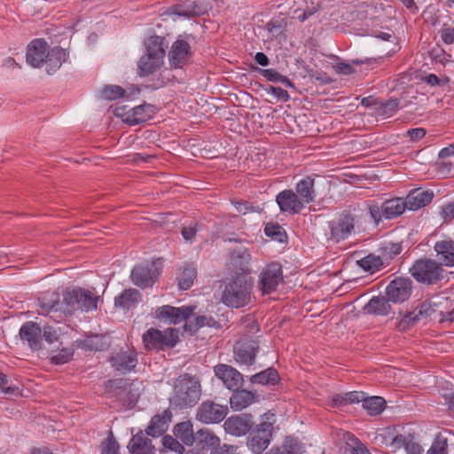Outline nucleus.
<instances>
[{"mask_svg": "<svg viewBox=\"0 0 454 454\" xmlns=\"http://www.w3.org/2000/svg\"><path fill=\"white\" fill-rule=\"evenodd\" d=\"M253 281L245 274H236L225 286L221 301L223 304L232 308H242L251 300Z\"/></svg>", "mask_w": 454, "mask_h": 454, "instance_id": "nucleus-1", "label": "nucleus"}, {"mask_svg": "<svg viewBox=\"0 0 454 454\" xmlns=\"http://www.w3.org/2000/svg\"><path fill=\"white\" fill-rule=\"evenodd\" d=\"M200 395L201 388L199 379L185 373L176 381L170 403L181 409L192 407L198 403Z\"/></svg>", "mask_w": 454, "mask_h": 454, "instance_id": "nucleus-2", "label": "nucleus"}, {"mask_svg": "<svg viewBox=\"0 0 454 454\" xmlns=\"http://www.w3.org/2000/svg\"><path fill=\"white\" fill-rule=\"evenodd\" d=\"M142 340L147 350H165L174 348L179 341L178 331L167 328L164 331L151 327L142 336Z\"/></svg>", "mask_w": 454, "mask_h": 454, "instance_id": "nucleus-3", "label": "nucleus"}, {"mask_svg": "<svg viewBox=\"0 0 454 454\" xmlns=\"http://www.w3.org/2000/svg\"><path fill=\"white\" fill-rule=\"evenodd\" d=\"M410 273L419 283L434 285L443 278L444 270L436 261L424 258L415 261Z\"/></svg>", "mask_w": 454, "mask_h": 454, "instance_id": "nucleus-4", "label": "nucleus"}, {"mask_svg": "<svg viewBox=\"0 0 454 454\" xmlns=\"http://www.w3.org/2000/svg\"><path fill=\"white\" fill-rule=\"evenodd\" d=\"M98 299V295L80 287L67 290L63 294V302L66 304V310L68 313L75 309L82 311L97 309Z\"/></svg>", "mask_w": 454, "mask_h": 454, "instance_id": "nucleus-5", "label": "nucleus"}, {"mask_svg": "<svg viewBox=\"0 0 454 454\" xmlns=\"http://www.w3.org/2000/svg\"><path fill=\"white\" fill-rule=\"evenodd\" d=\"M408 208L406 200L402 198L387 200L381 205L373 204L369 207V213L372 219L378 224L382 217L393 219L403 215Z\"/></svg>", "mask_w": 454, "mask_h": 454, "instance_id": "nucleus-6", "label": "nucleus"}, {"mask_svg": "<svg viewBox=\"0 0 454 454\" xmlns=\"http://www.w3.org/2000/svg\"><path fill=\"white\" fill-rule=\"evenodd\" d=\"M356 216L348 211L341 212L334 220L329 222V239L339 243L347 239L354 231Z\"/></svg>", "mask_w": 454, "mask_h": 454, "instance_id": "nucleus-7", "label": "nucleus"}, {"mask_svg": "<svg viewBox=\"0 0 454 454\" xmlns=\"http://www.w3.org/2000/svg\"><path fill=\"white\" fill-rule=\"evenodd\" d=\"M227 405H222L213 401L202 402L196 411V419L203 424H218L227 416Z\"/></svg>", "mask_w": 454, "mask_h": 454, "instance_id": "nucleus-8", "label": "nucleus"}, {"mask_svg": "<svg viewBox=\"0 0 454 454\" xmlns=\"http://www.w3.org/2000/svg\"><path fill=\"white\" fill-rule=\"evenodd\" d=\"M283 282L282 266L278 262L269 263L261 272L258 286L262 294H269L277 290Z\"/></svg>", "mask_w": 454, "mask_h": 454, "instance_id": "nucleus-9", "label": "nucleus"}, {"mask_svg": "<svg viewBox=\"0 0 454 454\" xmlns=\"http://www.w3.org/2000/svg\"><path fill=\"white\" fill-rule=\"evenodd\" d=\"M160 274V269L157 267L155 262L146 265H137L133 268L130 274L132 283L142 288L152 286Z\"/></svg>", "mask_w": 454, "mask_h": 454, "instance_id": "nucleus-10", "label": "nucleus"}, {"mask_svg": "<svg viewBox=\"0 0 454 454\" xmlns=\"http://www.w3.org/2000/svg\"><path fill=\"white\" fill-rule=\"evenodd\" d=\"M412 291V281L409 278H395L386 288L388 300L394 303H401L408 300Z\"/></svg>", "mask_w": 454, "mask_h": 454, "instance_id": "nucleus-11", "label": "nucleus"}, {"mask_svg": "<svg viewBox=\"0 0 454 454\" xmlns=\"http://www.w3.org/2000/svg\"><path fill=\"white\" fill-rule=\"evenodd\" d=\"M112 367L121 373L133 371L137 364V352L133 348L123 349L113 353L109 358Z\"/></svg>", "mask_w": 454, "mask_h": 454, "instance_id": "nucleus-12", "label": "nucleus"}, {"mask_svg": "<svg viewBox=\"0 0 454 454\" xmlns=\"http://www.w3.org/2000/svg\"><path fill=\"white\" fill-rule=\"evenodd\" d=\"M194 306H182L179 308L164 305L156 310V318L170 324H179L189 318L194 312Z\"/></svg>", "mask_w": 454, "mask_h": 454, "instance_id": "nucleus-13", "label": "nucleus"}, {"mask_svg": "<svg viewBox=\"0 0 454 454\" xmlns=\"http://www.w3.org/2000/svg\"><path fill=\"white\" fill-rule=\"evenodd\" d=\"M214 372L217 379H219L224 387L230 391L240 388L244 382L243 375L234 367L219 364L214 367Z\"/></svg>", "mask_w": 454, "mask_h": 454, "instance_id": "nucleus-14", "label": "nucleus"}, {"mask_svg": "<svg viewBox=\"0 0 454 454\" xmlns=\"http://www.w3.org/2000/svg\"><path fill=\"white\" fill-rule=\"evenodd\" d=\"M276 202L282 213L289 215L300 214L305 206L295 192L291 189L280 192L276 197Z\"/></svg>", "mask_w": 454, "mask_h": 454, "instance_id": "nucleus-15", "label": "nucleus"}, {"mask_svg": "<svg viewBox=\"0 0 454 454\" xmlns=\"http://www.w3.org/2000/svg\"><path fill=\"white\" fill-rule=\"evenodd\" d=\"M259 350L257 342L254 340H242L234 346L235 360L240 364L252 365Z\"/></svg>", "mask_w": 454, "mask_h": 454, "instance_id": "nucleus-16", "label": "nucleus"}, {"mask_svg": "<svg viewBox=\"0 0 454 454\" xmlns=\"http://www.w3.org/2000/svg\"><path fill=\"white\" fill-rule=\"evenodd\" d=\"M49 45L43 39H34L27 48L26 59L28 65L39 68L44 63Z\"/></svg>", "mask_w": 454, "mask_h": 454, "instance_id": "nucleus-17", "label": "nucleus"}, {"mask_svg": "<svg viewBox=\"0 0 454 454\" xmlns=\"http://www.w3.org/2000/svg\"><path fill=\"white\" fill-rule=\"evenodd\" d=\"M192 56L190 44L184 40H176L168 52L170 66L175 68H182Z\"/></svg>", "mask_w": 454, "mask_h": 454, "instance_id": "nucleus-18", "label": "nucleus"}, {"mask_svg": "<svg viewBox=\"0 0 454 454\" xmlns=\"http://www.w3.org/2000/svg\"><path fill=\"white\" fill-rule=\"evenodd\" d=\"M20 337L32 350L42 348V328L37 323L32 321L24 323L20 329Z\"/></svg>", "mask_w": 454, "mask_h": 454, "instance_id": "nucleus-19", "label": "nucleus"}, {"mask_svg": "<svg viewBox=\"0 0 454 454\" xmlns=\"http://www.w3.org/2000/svg\"><path fill=\"white\" fill-rule=\"evenodd\" d=\"M271 430L270 427H255L249 432L247 446L256 454L262 453L270 442Z\"/></svg>", "mask_w": 454, "mask_h": 454, "instance_id": "nucleus-20", "label": "nucleus"}, {"mask_svg": "<svg viewBox=\"0 0 454 454\" xmlns=\"http://www.w3.org/2000/svg\"><path fill=\"white\" fill-rule=\"evenodd\" d=\"M434 250L436 253V257L439 260L441 267H453L454 266V240L442 239L437 241L434 246Z\"/></svg>", "mask_w": 454, "mask_h": 454, "instance_id": "nucleus-21", "label": "nucleus"}, {"mask_svg": "<svg viewBox=\"0 0 454 454\" xmlns=\"http://www.w3.org/2000/svg\"><path fill=\"white\" fill-rule=\"evenodd\" d=\"M69 53L61 47L55 46L47 51L44 60L46 71L49 74H53L60 68L63 63L67 62Z\"/></svg>", "mask_w": 454, "mask_h": 454, "instance_id": "nucleus-22", "label": "nucleus"}, {"mask_svg": "<svg viewBox=\"0 0 454 454\" xmlns=\"http://www.w3.org/2000/svg\"><path fill=\"white\" fill-rule=\"evenodd\" d=\"M128 450L129 454H153L154 447L144 431L140 430L130 439Z\"/></svg>", "mask_w": 454, "mask_h": 454, "instance_id": "nucleus-23", "label": "nucleus"}, {"mask_svg": "<svg viewBox=\"0 0 454 454\" xmlns=\"http://www.w3.org/2000/svg\"><path fill=\"white\" fill-rule=\"evenodd\" d=\"M205 8L196 1H184L176 4L169 8L171 14H176L180 17L192 18L203 14Z\"/></svg>", "mask_w": 454, "mask_h": 454, "instance_id": "nucleus-24", "label": "nucleus"}, {"mask_svg": "<svg viewBox=\"0 0 454 454\" xmlns=\"http://www.w3.org/2000/svg\"><path fill=\"white\" fill-rule=\"evenodd\" d=\"M315 180L309 176L300 180L295 185V193L305 204L312 203L316 199Z\"/></svg>", "mask_w": 454, "mask_h": 454, "instance_id": "nucleus-25", "label": "nucleus"}, {"mask_svg": "<svg viewBox=\"0 0 454 454\" xmlns=\"http://www.w3.org/2000/svg\"><path fill=\"white\" fill-rule=\"evenodd\" d=\"M196 450L203 452V450H215L220 446V439L207 429L200 428L196 432Z\"/></svg>", "mask_w": 454, "mask_h": 454, "instance_id": "nucleus-26", "label": "nucleus"}, {"mask_svg": "<svg viewBox=\"0 0 454 454\" xmlns=\"http://www.w3.org/2000/svg\"><path fill=\"white\" fill-rule=\"evenodd\" d=\"M142 294L135 288L124 289L114 299V305L123 309L135 308L141 301Z\"/></svg>", "mask_w": 454, "mask_h": 454, "instance_id": "nucleus-27", "label": "nucleus"}, {"mask_svg": "<svg viewBox=\"0 0 454 454\" xmlns=\"http://www.w3.org/2000/svg\"><path fill=\"white\" fill-rule=\"evenodd\" d=\"M434 198V193L429 191L415 189L410 192L405 200L410 210H417L429 204Z\"/></svg>", "mask_w": 454, "mask_h": 454, "instance_id": "nucleus-28", "label": "nucleus"}, {"mask_svg": "<svg viewBox=\"0 0 454 454\" xmlns=\"http://www.w3.org/2000/svg\"><path fill=\"white\" fill-rule=\"evenodd\" d=\"M231 264L237 270H240L239 274L247 276L249 273V263L251 255L248 250L245 247L233 249L230 254ZM236 274H239L238 272Z\"/></svg>", "mask_w": 454, "mask_h": 454, "instance_id": "nucleus-29", "label": "nucleus"}, {"mask_svg": "<svg viewBox=\"0 0 454 454\" xmlns=\"http://www.w3.org/2000/svg\"><path fill=\"white\" fill-rule=\"evenodd\" d=\"M232 392L230 403L234 411H241L254 403L255 394L250 390L237 388Z\"/></svg>", "mask_w": 454, "mask_h": 454, "instance_id": "nucleus-30", "label": "nucleus"}, {"mask_svg": "<svg viewBox=\"0 0 454 454\" xmlns=\"http://www.w3.org/2000/svg\"><path fill=\"white\" fill-rule=\"evenodd\" d=\"M365 398V393L363 391H350L342 394H335L331 396L330 403L332 407L341 408L348 404L362 403Z\"/></svg>", "mask_w": 454, "mask_h": 454, "instance_id": "nucleus-31", "label": "nucleus"}, {"mask_svg": "<svg viewBox=\"0 0 454 454\" xmlns=\"http://www.w3.org/2000/svg\"><path fill=\"white\" fill-rule=\"evenodd\" d=\"M164 63V59L143 55L137 62V74L145 77L158 71Z\"/></svg>", "mask_w": 454, "mask_h": 454, "instance_id": "nucleus-32", "label": "nucleus"}, {"mask_svg": "<svg viewBox=\"0 0 454 454\" xmlns=\"http://www.w3.org/2000/svg\"><path fill=\"white\" fill-rule=\"evenodd\" d=\"M153 106L149 104H144L129 109L126 117V123L129 125H137L145 122L152 117Z\"/></svg>", "mask_w": 454, "mask_h": 454, "instance_id": "nucleus-33", "label": "nucleus"}, {"mask_svg": "<svg viewBox=\"0 0 454 454\" xmlns=\"http://www.w3.org/2000/svg\"><path fill=\"white\" fill-rule=\"evenodd\" d=\"M146 51L144 55L153 56L164 59L166 54L165 38L160 35H152L145 41Z\"/></svg>", "mask_w": 454, "mask_h": 454, "instance_id": "nucleus-34", "label": "nucleus"}, {"mask_svg": "<svg viewBox=\"0 0 454 454\" xmlns=\"http://www.w3.org/2000/svg\"><path fill=\"white\" fill-rule=\"evenodd\" d=\"M389 301L387 297L374 296L365 305L364 309L369 314L386 316L391 310Z\"/></svg>", "mask_w": 454, "mask_h": 454, "instance_id": "nucleus-35", "label": "nucleus"}, {"mask_svg": "<svg viewBox=\"0 0 454 454\" xmlns=\"http://www.w3.org/2000/svg\"><path fill=\"white\" fill-rule=\"evenodd\" d=\"M362 406L370 416L380 415L387 407L386 400L378 395L363 398Z\"/></svg>", "mask_w": 454, "mask_h": 454, "instance_id": "nucleus-36", "label": "nucleus"}, {"mask_svg": "<svg viewBox=\"0 0 454 454\" xmlns=\"http://www.w3.org/2000/svg\"><path fill=\"white\" fill-rule=\"evenodd\" d=\"M59 294L55 292L46 293L38 299L40 310L42 315H47L51 311H58L59 306Z\"/></svg>", "mask_w": 454, "mask_h": 454, "instance_id": "nucleus-37", "label": "nucleus"}, {"mask_svg": "<svg viewBox=\"0 0 454 454\" xmlns=\"http://www.w3.org/2000/svg\"><path fill=\"white\" fill-rule=\"evenodd\" d=\"M253 384L275 385L279 381V375L276 369L270 367L250 377Z\"/></svg>", "mask_w": 454, "mask_h": 454, "instance_id": "nucleus-38", "label": "nucleus"}, {"mask_svg": "<svg viewBox=\"0 0 454 454\" xmlns=\"http://www.w3.org/2000/svg\"><path fill=\"white\" fill-rule=\"evenodd\" d=\"M358 265L364 270L365 271H369L373 273L375 271H379L382 268L386 267L384 264L380 254H370L361 260L357 261Z\"/></svg>", "mask_w": 454, "mask_h": 454, "instance_id": "nucleus-39", "label": "nucleus"}, {"mask_svg": "<svg viewBox=\"0 0 454 454\" xmlns=\"http://www.w3.org/2000/svg\"><path fill=\"white\" fill-rule=\"evenodd\" d=\"M271 454H301L302 445L298 438L294 436H286L282 449H278L275 451L270 450Z\"/></svg>", "mask_w": 454, "mask_h": 454, "instance_id": "nucleus-40", "label": "nucleus"}, {"mask_svg": "<svg viewBox=\"0 0 454 454\" xmlns=\"http://www.w3.org/2000/svg\"><path fill=\"white\" fill-rule=\"evenodd\" d=\"M403 250L401 243L389 242L381 247L378 252L386 266L389 265L391 261Z\"/></svg>", "mask_w": 454, "mask_h": 454, "instance_id": "nucleus-41", "label": "nucleus"}, {"mask_svg": "<svg viewBox=\"0 0 454 454\" xmlns=\"http://www.w3.org/2000/svg\"><path fill=\"white\" fill-rule=\"evenodd\" d=\"M197 277V270L192 265L184 267L180 276L178 277V286L181 290H188L193 284Z\"/></svg>", "mask_w": 454, "mask_h": 454, "instance_id": "nucleus-42", "label": "nucleus"}, {"mask_svg": "<svg viewBox=\"0 0 454 454\" xmlns=\"http://www.w3.org/2000/svg\"><path fill=\"white\" fill-rule=\"evenodd\" d=\"M394 442L398 446H403L408 454H421L423 452L422 446L410 436L398 434L394 438Z\"/></svg>", "mask_w": 454, "mask_h": 454, "instance_id": "nucleus-43", "label": "nucleus"}, {"mask_svg": "<svg viewBox=\"0 0 454 454\" xmlns=\"http://www.w3.org/2000/svg\"><path fill=\"white\" fill-rule=\"evenodd\" d=\"M264 233L267 237L278 241L280 243L286 242L287 235L284 228L278 223H269L264 228Z\"/></svg>", "mask_w": 454, "mask_h": 454, "instance_id": "nucleus-44", "label": "nucleus"}, {"mask_svg": "<svg viewBox=\"0 0 454 454\" xmlns=\"http://www.w3.org/2000/svg\"><path fill=\"white\" fill-rule=\"evenodd\" d=\"M399 104L398 99H389L386 102L378 103L375 107L376 114L380 116H392L398 111Z\"/></svg>", "mask_w": 454, "mask_h": 454, "instance_id": "nucleus-45", "label": "nucleus"}, {"mask_svg": "<svg viewBox=\"0 0 454 454\" xmlns=\"http://www.w3.org/2000/svg\"><path fill=\"white\" fill-rule=\"evenodd\" d=\"M100 450L101 454H120V444L112 430L108 431L107 437L101 442Z\"/></svg>", "mask_w": 454, "mask_h": 454, "instance_id": "nucleus-46", "label": "nucleus"}, {"mask_svg": "<svg viewBox=\"0 0 454 454\" xmlns=\"http://www.w3.org/2000/svg\"><path fill=\"white\" fill-rule=\"evenodd\" d=\"M126 91L118 85H105L100 90V98L106 100H115L122 98Z\"/></svg>", "mask_w": 454, "mask_h": 454, "instance_id": "nucleus-47", "label": "nucleus"}, {"mask_svg": "<svg viewBox=\"0 0 454 454\" xmlns=\"http://www.w3.org/2000/svg\"><path fill=\"white\" fill-rule=\"evenodd\" d=\"M255 421L250 413H240L228 418L223 426H254Z\"/></svg>", "mask_w": 454, "mask_h": 454, "instance_id": "nucleus-48", "label": "nucleus"}, {"mask_svg": "<svg viewBox=\"0 0 454 454\" xmlns=\"http://www.w3.org/2000/svg\"><path fill=\"white\" fill-rule=\"evenodd\" d=\"M426 454H448V439L438 434Z\"/></svg>", "mask_w": 454, "mask_h": 454, "instance_id": "nucleus-49", "label": "nucleus"}, {"mask_svg": "<svg viewBox=\"0 0 454 454\" xmlns=\"http://www.w3.org/2000/svg\"><path fill=\"white\" fill-rule=\"evenodd\" d=\"M174 435L186 445H192L195 442L196 433L193 427H174Z\"/></svg>", "mask_w": 454, "mask_h": 454, "instance_id": "nucleus-50", "label": "nucleus"}, {"mask_svg": "<svg viewBox=\"0 0 454 454\" xmlns=\"http://www.w3.org/2000/svg\"><path fill=\"white\" fill-rule=\"evenodd\" d=\"M436 304L433 303L430 300H425L421 302L414 311L419 319L428 318L436 311Z\"/></svg>", "mask_w": 454, "mask_h": 454, "instance_id": "nucleus-51", "label": "nucleus"}, {"mask_svg": "<svg viewBox=\"0 0 454 454\" xmlns=\"http://www.w3.org/2000/svg\"><path fill=\"white\" fill-rule=\"evenodd\" d=\"M419 321V319L416 315V311L405 312L399 320L396 327L400 332H404Z\"/></svg>", "mask_w": 454, "mask_h": 454, "instance_id": "nucleus-52", "label": "nucleus"}, {"mask_svg": "<svg viewBox=\"0 0 454 454\" xmlns=\"http://www.w3.org/2000/svg\"><path fill=\"white\" fill-rule=\"evenodd\" d=\"M162 445L164 448L175 451L178 454H182L184 451V446L178 442V438L170 435H165L161 439Z\"/></svg>", "mask_w": 454, "mask_h": 454, "instance_id": "nucleus-53", "label": "nucleus"}, {"mask_svg": "<svg viewBox=\"0 0 454 454\" xmlns=\"http://www.w3.org/2000/svg\"><path fill=\"white\" fill-rule=\"evenodd\" d=\"M172 416H173L172 411L169 409L164 410L160 413H158L152 418L149 426L168 425V424L171 423Z\"/></svg>", "mask_w": 454, "mask_h": 454, "instance_id": "nucleus-54", "label": "nucleus"}, {"mask_svg": "<svg viewBox=\"0 0 454 454\" xmlns=\"http://www.w3.org/2000/svg\"><path fill=\"white\" fill-rule=\"evenodd\" d=\"M420 80L430 86H439L443 87L450 82V78L446 75L442 77H438L434 74H429L427 75L422 76Z\"/></svg>", "mask_w": 454, "mask_h": 454, "instance_id": "nucleus-55", "label": "nucleus"}, {"mask_svg": "<svg viewBox=\"0 0 454 454\" xmlns=\"http://www.w3.org/2000/svg\"><path fill=\"white\" fill-rule=\"evenodd\" d=\"M212 323H215L212 317H207L206 316H199L195 318V323L185 324L184 328L189 332L194 333L202 326H210Z\"/></svg>", "mask_w": 454, "mask_h": 454, "instance_id": "nucleus-56", "label": "nucleus"}, {"mask_svg": "<svg viewBox=\"0 0 454 454\" xmlns=\"http://www.w3.org/2000/svg\"><path fill=\"white\" fill-rule=\"evenodd\" d=\"M232 204L236 207L237 211L240 214L246 215L250 212H260L261 208L259 206H254L246 200H233Z\"/></svg>", "mask_w": 454, "mask_h": 454, "instance_id": "nucleus-57", "label": "nucleus"}, {"mask_svg": "<svg viewBox=\"0 0 454 454\" xmlns=\"http://www.w3.org/2000/svg\"><path fill=\"white\" fill-rule=\"evenodd\" d=\"M74 352L69 348H62L57 355L51 357L55 364H63L69 362L73 357Z\"/></svg>", "mask_w": 454, "mask_h": 454, "instance_id": "nucleus-58", "label": "nucleus"}, {"mask_svg": "<svg viewBox=\"0 0 454 454\" xmlns=\"http://www.w3.org/2000/svg\"><path fill=\"white\" fill-rule=\"evenodd\" d=\"M442 41L446 44L454 43V27L444 24L439 30Z\"/></svg>", "mask_w": 454, "mask_h": 454, "instance_id": "nucleus-59", "label": "nucleus"}, {"mask_svg": "<svg viewBox=\"0 0 454 454\" xmlns=\"http://www.w3.org/2000/svg\"><path fill=\"white\" fill-rule=\"evenodd\" d=\"M256 71H258L263 77H265L268 81L272 82H278L281 80L283 74L278 73L277 70L269 68V69H262L259 67H254Z\"/></svg>", "mask_w": 454, "mask_h": 454, "instance_id": "nucleus-60", "label": "nucleus"}, {"mask_svg": "<svg viewBox=\"0 0 454 454\" xmlns=\"http://www.w3.org/2000/svg\"><path fill=\"white\" fill-rule=\"evenodd\" d=\"M43 337L48 343L52 344L59 340V331L52 326L45 325L43 332L42 331V338Z\"/></svg>", "mask_w": 454, "mask_h": 454, "instance_id": "nucleus-61", "label": "nucleus"}, {"mask_svg": "<svg viewBox=\"0 0 454 454\" xmlns=\"http://www.w3.org/2000/svg\"><path fill=\"white\" fill-rule=\"evenodd\" d=\"M440 215L444 222H450L454 218V202H450L441 207Z\"/></svg>", "mask_w": 454, "mask_h": 454, "instance_id": "nucleus-62", "label": "nucleus"}, {"mask_svg": "<svg viewBox=\"0 0 454 454\" xmlns=\"http://www.w3.org/2000/svg\"><path fill=\"white\" fill-rule=\"evenodd\" d=\"M267 91L283 102H287L290 99L288 92L280 87L270 86Z\"/></svg>", "mask_w": 454, "mask_h": 454, "instance_id": "nucleus-63", "label": "nucleus"}, {"mask_svg": "<svg viewBox=\"0 0 454 454\" xmlns=\"http://www.w3.org/2000/svg\"><path fill=\"white\" fill-rule=\"evenodd\" d=\"M426 129L423 128H415L409 129L406 134L412 142H417L426 136Z\"/></svg>", "mask_w": 454, "mask_h": 454, "instance_id": "nucleus-64", "label": "nucleus"}]
</instances>
